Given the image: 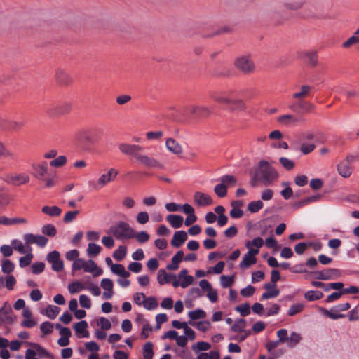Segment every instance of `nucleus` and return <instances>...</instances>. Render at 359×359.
Returning <instances> with one entry per match:
<instances>
[{
    "mask_svg": "<svg viewBox=\"0 0 359 359\" xmlns=\"http://www.w3.org/2000/svg\"><path fill=\"white\" fill-rule=\"evenodd\" d=\"M1 179L8 184L13 186H22L29 183L30 177L25 172L6 174Z\"/></svg>",
    "mask_w": 359,
    "mask_h": 359,
    "instance_id": "20e7f679",
    "label": "nucleus"
},
{
    "mask_svg": "<svg viewBox=\"0 0 359 359\" xmlns=\"http://www.w3.org/2000/svg\"><path fill=\"white\" fill-rule=\"evenodd\" d=\"M142 305L146 309L151 311V310H154L156 308H157L158 302L155 297H147L143 301Z\"/></svg>",
    "mask_w": 359,
    "mask_h": 359,
    "instance_id": "ea45409f",
    "label": "nucleus"
},
{
    "mask_svg": "<svg viewBox=\"0 0 359 359\" xmlns=\"http://www.w3.org/2000/svg\"><path fill=\"white\" fill-rule=\"evenodd\" d=\"M187 234L184 231H176L171 241V245L175 248H180L187 239Z\"/></svg>",
    "mask_w": 359,
    "mask_h": 359,
    "instance_id": "f3484780",
    "label": "nucleus"
},
{
    "mask_svg": "<svg viewBox=\"0 0 359 359\" xmlns=\"http://www.w3.org/2000/svg\"><path fill=\"white\" fill-rule=\"evenodd\" d=\"M276 121L283 126L293 127L303 122L304 119L300 116L292 114H283L277 117Z\"/></svg>",
    "mask_w": 359,
    "mask_h": 359,
    "instance_id": "6e6552de",
    "label": "nucleus"
},
{
    "mask_svg": "<svg viewBox=\"0 0 359 359\" xmlns=\"http://www.w3.org/2000/svg\"><path fill=\"white\" fill-rule=\"evenodd\" d=\"M137 222L140 224H145L149 220V215L145 211L140 212L136 217Z\"/></svg>",
    "mask_w": 359,
    "mask_h": 359,
    "instance_id": "0e129e2a",
    "label": "nucleus"
},
{
    "mask_svg": "<svg viewBox=\"0 0 359 359\" xmlns=\"http://www.w3.org/2000/svg\"><path fill=\"white\" fill-rule=\"evenodd\" d=\"M167 221L175 229L180 228L183 224V217L177 215H169L167 216Z\"/></svg>",
    "mask_w": 359,
    "mask_h": 359,
    "instance_id": "a878e982",
    "label": "nucleus"
},
{
    "mask_svg": "<svg viewBox=\"0 0 359 359\" xmlns=\"http://www.w3.org/2000/svg\"><path fill=\"white\" fill-rule=\"evenodd\" d=\"M41 231L43 234L51 237L55 236L57 233V230L53 224L44 225L41 229Z\"/></svg>",
    "mask_w": 359,
    "mask_h": 359,
    "instance_id": "4d7b16f0",
    "label": "nucleus"
},
{
    "mask_svg": "<svg viewBox=\"0 0 359 359\" xmlns=\"http://www.w3.org/2000/svg\"><path fill=\"white\" fill-rule=\"evenodd\" d=\"M43 213L48 215L50 217H58L62 213V209L58 206H43L41 209Z\"/></svg>",
    "mask_w": 359,
    "mask_h": 359,
    "instance_id": "c85d7f7f",
    "label": "nucleus"
},
{
    "mask_svg": "<svg viewBox=\"0 0 359 359\" xmlns=\"http://www.w3.org/2000/svg\"><path fill=\"white\" fill-rule=\"evenodd\" d=\"M83 270L85 272L88 273H92L96 271L94 273V276H97L102 273V270L101 269H98L95 262L91 259L87 262L85 261Z\"/></svg>",
    "mask_w": 359,
    "mask_h": 359,
    "instance_id": "4be33fe9",
    "label": "nucleus"
},
{
    "mask_svg": "<svg viewBox=\"0 0 359 359\" xmlns=\"http://www.w3.org/2000/svg\"><path fill=\"white\" fill-rule=\"evenodd\" d=\"M221 184H223L226 188L231 185H235L236 184V179L233 175H225L220 177Z\"/></svg>",
    "mask_w": 359,
    "mask_h": 359,
    "instance_id": "a19ab883",
    "label": "nucleus"
},
{
    "mask_svg": "<svg viewBox=\"0 0 359 359\" xmlns=\"http://www.w3.org/2000/svg\"><path fill=\"white\" fill-rule=\"evenodd\" d=\"M31 167L33 176L37 180L44 182L46 188H51L55 185V175H50L48 164L46 161L33 163Z\"/></svg>",
    "mask_w": 359,
    "mask_h": 359,
    "instance_id": "f257e3e1",
    "label": "nucleus"
},
{
    "mask_svg": "<svg viewBox=\"0 0 359 359\" xmlns=\"http://www.w3.org/2000/svg\"><path fill=\"white\" fill-rule=\"evenodd\" d=\"M118 149L121 153L125 155L132 156L136 160H137V156L140 155V151H141L143 148L137 144H130L128 143H121L118 144Z\"/></svg>",
    "mask_w": 359,
    "mask_h": 359,
    "instance_id": "9d476101",
    "label": "nucleus"
},
{
    "mask_svg": "<svg viewBox=\"0 0 359 359\" xmlns=\"http://www.w3.org/2000/svg\"><path fill=\"white\" fill-rule=\"evenodd\" d=\"M14 264L9 259H5L1 264V270L4 273H10L14 269Z\"/></svg>",
    "mask_w": 359,
    "mask_h": 359,
    "instance_id": "5fc2aeb1",
    "label": "nucleus"
},
{
    "mask_svg": "<svg viewBox=\"0 0 359 359\" xmlns=\"http://www.w3.org/2000/svg\"><path fill=\"white\" fill-rule=\"evenodd\" d=\"M288 107L292 111H295L296 107H298L301 109L304 110L306 112H309L314 108V105L310 102L304 100H299L297 102V104L290 105Z\"/></svg>",
    "mask_w": 359,
    "mask_h": 359,
    "instance_id": "bb28decb",
    "label": "nucleus"
},
{
    "mask_svg": "<svg viewBox=\"0 0 359 359\" xmlns=\"http://www.w3.org/2000/svg\"><path fill=\"white\" fill-rule=\"evenodd\" d=\"M234 65L237 69L246 74L252 73L255 68L254 62L248 55L238 57L234 61Z\"/></svg>",
    "mask_w": 359,
    "mask_h": 359,
    "instance_id": "39448f33",
    "label": "nucleus"
},
{
    "mask_svg": "<svg viewBox=\"0 0 359 359\" xmlns=\"http://www.w3.org/2000/svg\"><path fill=\"white\" fill-rule=\"evenodd\" d=\"M75 140L81 144H91L93 142L90 133L86 129H81L75 133Z\"/></svg>",
    "mask_w": 359,
    "mask_h": 359,
    "instance_id": "dca6fc26",
    "label": "nucleus"
},
{
    "mask_svg": "<svg viewBox=\"0 0 359 359\" xmlns=\"http://www.w3.org/2000/svg\"><path fill=\"white\" fill-rule=\"evenodd\" d=\"M210 97L218 103L228 104L229 102H231V98H229L225 93L213 92L210 94Z\"/></svg>",
    "mask_w": 359,
    "mask_h": 359,
    "instance_id": "cd10ccee",
    "label": "nucleus"
},
{
    "mask_svg": "<svg viewBox=\"0 0 359 359\" xmlns=\"http://www.w3.org/2000/svg\"><path fill=\"white\" fill-rule=\"evenodd\" d=\"M184 258L182 250L178 251L172 258V262L166 266V269L170 271H175L179 269V264Z\"/></svg>",
    "mask_w": 359,
    "mask_h": 359,
    "instance_id": "a211bd4d",
    "label": "nucleus"
},
{
    "mask_svg": "<svg viewBox=\"0 0 359 359\" xmlns=\"http://www.w3.org/2000/svg\"><path fill=\"white\" fill-rule=\"evenodd\" d=\"M32 258H33V255L31 252L27 253L24 257H21L19 259L20 266L23 268V267L29 266L32 262Z\"/></svg>",
    "mask_w": 359,
    "mask_h": 359,
    "instance_id": "bf43d9fd",
    "label": "nucleus"
},
{
    "mask_svg": "<svg viewBox=\"0 0 359 359\" xmlns=\"http://www.w3.org/2000/svg\"><path fill=\"white\" fill-rule=\"evenodd\" d=\"M46 260L51 264L52 269L55 272H60L64 269L63 261L60 259V254L57 250L49 252L46 256Z\"/></svg>",
    "mask_w": 359,
    "mask_h": 359,
    "instance_id": "0eeeda50",
    "label": "nucleus"
},
{
    "mask_svg": "<svg viewBox=\"0 0 359 359\" xmlns=\"http://www.w3.org/2000/svg\"><path fill=\"white\" fill-rule=\"evenodd\" d=\"M60 311V309L56 306L49 305L46 308V314L50 319H55L59 312Z\"/></svg>",
    "mask_w": 359,
    "mask_h": 359,
    "instance_id": "09e8293b",
    "label": "nucleus"
},
{
    "mask_svg": "<svg viewBox=\"0 0 359 359\" xmlns=\"http://www.w3.org/2000/svg\"><path fill=\"white\" fill-rule=\"evenodd\" d=\"M149 234L145 231H141L136 233L135 230L133 231V238H135L140 243H144L149 240Z\"/></svg>",
    "mask_w": 359,
    "mask_h": 359,
    "instance_id": "72a5a7b5",
    "label": "nucleus"
},
{
    "mask_svg": "<svg viewBox=\"0 0 359 359\" xmlns=\"http://www.w3.org/2000/svg\"><path fill=\"white\" fill-rule=\"evenodd\" d=\"M304 297L308 301L318 300L323 297V293L320 291L310 290L304 294Z\"/></svg>",
    "mask_w": 359,
    "mask_h": 359,
    "instance_id": "79ce46f5",
    "label": "nucleus"
},
{
    "mask_svg": "<svg viewBox=\"0 0 359 359\" xmlns=\"http://www.w3.org/2000/svg\"><path fill=\"white\" fill-rule=\"evenodd\" d=\"M311 89L312 87L310 86H302L301 90L299 92L294 93L292 95V97L294 99H299V100H302V98L306 97L309 95Z\"/></svg>",
    "mask_w": 359,
    "mask_h": 359,
    "instance_id": "473e14b6",
    "label": "nucleus"
},
{
    "mask_svg": "<svg viewBox=\"0 0 359 359\" xmlns=\"http://www.w3.org/2000/svg\"><path fill=\"white\" fill-rule=\"evenodd\" d=\"M246 326L245 320L243 318L238 319L231 327V330L234 332H242Z\"/></svg>",
    "mask_w": 359,
    "mask_h": 359,
    "instance_id": "a18cd8bd",
    "label": "nucleus"
},
{
    "mask_svg": "<svg viewBox=\"0 0 359 359\" xmlns=\"http://www.w3.org/2000/svg\"><path fill=\"white\" fill-rule=\"evenodd\" d=\"M55 79L59 84L64 86L69 84L72 81L69 74L60 68L55 71Z\"/></svg>",
    "mask_w": 359,
    "mask_h": 359,
    "instance_id": "2eb2a0df",
    "label": "nucleus"
},
{
    "mask_svg": "<svg viewBox=\"0 0 359 359\" xmlns=\"http://www.w3.org/2000/svg\"><path fill=\"white\" fill-rule=\"evenodd\" d=\"M111 270L114 273L117 274L124 278H127L130 276V273L126 271L124 266L121 264H113L111 266Z\"/></svg>",
    "mask_w": 359,
    "mask_h": 359,
    "instance_id": "c756f323",
    "label": "nucleus"
},
{
    "mask_svg": "<svg viewBox=\"0 0 359 359\" xmlns=\"http://www.w3.org/2000/svg\"><path fill=\"white\" fill-rule=\"evenodd\" d=\"M279 161L280 164L287 170H290L294 167V162L286 157L280 158Z\"/></svg>",
    "mask_w": 359,
    "mask_h": 359,
    "instance_id": "338daca9",
    "label": "nucleus"
},
{
    "mask_svg": "<svg viewBox=\"0 0 359 359\" xmlns=\"http://www.w3.org/2000/svg\"><path fill=\"white\" fill-rule=\"evenodd\" d=\"M27 220L24 218H8L6 216H0V224L11 226L18 224H25Z\"/></svg>",
    "mask_w": 359,
    "mask_h": 359,
    "instance_id": "5701e85b",
    "label": "nucleus"
},
{
    "mask_svg": "<svg viewBox=\"0 0 359 359\" xmlns=\"http://www.w3.org/2000/svg\"><path fill=\"white\" fill-rule=\"evenodd\" d=\"M305 57L307 62L312 66H316L318 62V55L316 52H306Z\"/></svg>",
    "mask_w": 359,
    "mask_h": 359,
    "instance_id": "052dcab7",
    "label": "nucleus"
},
{
    "mask_svg": "<svg viewBox=\"0 0 359 359\" xmlns=\"http://www.w3.org/2000/svg\"><path fill=\"white\" fill-rule=\"evenodd\" d=\"M88 327V323L86 320H81L79 323H76L74 329L76 334H81L83 337L88 338L89 337V332L86 330Z\"/></svg>",
    "mask_w": 359,
    "mask_h": 359,
    "instance_id": "b1692460",
    "label": "nucleus"
},
{
    "mask_svg": "<svg viewBox=\"0 0 359 359\" xmlns=\"http://www.w3.org/2000/svg\"><path fill=\"white\" fill-rule=\"evenodd\" d=\"M153 356V344L148 341L143 346V357L144 359H152Z\"/></svg>",
    "mask_w": 359,
    "mask_h": 359,
    "instance_id": "37998d69",
    "label": "nucleus"
},
{
    "mask_svg": "<svg viewBox=\"0 0 359 359\" xmlns=\"http://www.w3.org/2000/svg\"><path fill=\"white\" fill-rule=\"evenodd\" d=\"M231 111H243L246 109L245 104L241 100H232L228 104Z\"/></svg>",
    "mask_w": 359,
    "mask_h": 359,
    "instance_id": "7c9ffc66",
    "label": "nucleus"
},
{
    "mask_svg": "<svg viewBox=\"0 0 359 359\" xmlns=\"http://www.w3.org/2000/svg\"><path fill=\"white\" fill-rule=\"evenodd\" d=\"M189 324L192 326H196V328L201 332L207 331L210 326V323L208 321H200L198 323L190 322Z\"/></svg>",
    "mask_w": 359,
    "mask_h": 359,
    "instance_id": "e2e57ef3",
    "label": "nucleus"
},
{
    "mask_svg": "<svg viewBox=\"0 0 359 359\" xmlns=\"http://www.w3.org/2000/svg\"><path fill=\"white\" fill-rule=\"evenodd\" d=\"M304 308V305L303 304H296L292 305L287 311V315L289 316H295L297 313H301Z\"/></svg>",
    "mask_w": 359,
    "mask_h": 359,
    "instance_id": "603ef678",
    "label": "nucleus"
},
{
    "mask_svg": "<svg viewBox=\"0 0 359 359\" xmlns=\"http://www.w3.org/2000/svg\"><path fill=\"white\" fill-rule=\"evenodd\" d=\"M72 110V104L68 102H65L56 105H53L47 108V112L50 116H60L66 114Z\"/></svg>",
    "mask_w": 359,
    "mask_h": 359,
    "instance_id": "1a4fd4ad",
    "label": "nucleus"
},
{
    "mask_svg": "<svg viewBox=\"0 0 359 359\" xmlns=\"http://www.w3.org/2000/svg\"><path fill=\"white\" fill-rule=\"evenodd\" d=\"M301 339H302V337L299 333L292 332L290 334V336L287 338V346L290 348L294 347L297 344H298L299 343Z\"/></svg>",
    "mask_w": 359,
    "mask_h": 359,
    "instance_id": "f704fd0d",
    "label": "nucleus"
},
{
    "mask_svg": "<svg viewBox=\"0 0 359 359\" xmlns=\"http://www.w3.org/2000/svg\"><path fill=\"white\" fill-rule=\"evenodd\" d=\"M264 245V241L261 237H257L252 241H248L245 242V247L250 248L252 246H255L257 249L262 248Z\"/></svg>",
    "mask_w": 359,
    "mask_h": 359,
    "instance_id": "6e6d98bb",
    "label": "nucleus"
},
{
    "mask_svg": "<svg viewBox=\"0 0 359 359\" xmlns=\"http://www.w3.org/2000/svg\"><path fill=\"white\" fill-rule=\"evenodd\" d=\"M257 262V258L251 257L247 253L243 257L242 261L240 262V267L243 269L249 268L251 265Z\"/></svg>",
    "mask_w": 359,
    "mask_h": 359,
    "instance_id": "2f4dec72",
    "label": "nucleus"
},
{
    "mask_svg": "<svg viewBox=\"0 0 359 359\" xmlns=\"http://www.w3.org/2000/svg\"><path fill=\"white\" fill-rule=\"evenodd\" d=\"M118 175V171L114 168H111L108 170L107 173L102 174L98 179L96 183L92 182L93 187L95 189H100L108 183L114 180Z\"/></svg>",
    "mask_w": 359,
    "mask_h": 359,
    "instance_id": "423d86ee",
    "label": "nucleus"
},
{
    "mask_svg": "<svg viewBox=\"0 0 359 359\" xmlns=\"http://www.w3.org/2000/svg\"><path fill=\"white\" fill-rule=\"evenodd\" d=\"M23 126H24V123L22 121H6L3 120V121H1L0 128H2L4 129H7L9 130L17 131V130H20Z\"/></svg>",
    "mask_w": 359,
    "mask_h": 359,
    "instance_id": "aec40b11",
    "label": "nucleus"
},
{
    "mask_svg": "<svg viewBox=\"0 0 359 359\" xmlns=\"http://www.w3.org/2000/svg\"><path fill=\"white\" fill-rule=\"evenodd\" d=\"M339 174L343 177H348L351 175V169L348 162L344 161L340 162L337 166Z\"/></svg>",
    "mask_w": 359,
    "mask_h": 359,
    "instance_id": "393cba45",
    "label": "nucleus"
},
{
    "mask_svg": "<svg viewBox=\"0 0 359 359\" xmlns=\"http://www.w3.org/2000/svg\"><path fill=\"white\" fill-rule=\"evenodd\" d=\"M11 312L12 310L10 306H4L0 309V316L8 323H11L13 322V318L11 316Z\"/></svg>",
    "mask_w": 359,
    "mask_h": 359,
    "instance_id": "3c124183",
    "label": "nucleus"
},
{
    "mask_svg": "<svg viewBox=\"0 0 359 359\" xmlns=\"http://www.w3.org/2000/svg\"><path fill=\"white\" fill-rule=\"evenodd\" d=\"M220 282L221 285L224 288H227L231 287V285L233 283V277L223 275L220 277Z\"/></svg>",
    "mask_w": 359,
    "mask_h": 359,
    "instance_id": "774afa93",
    "label": "nucleus"
},
{
    "mask_svg": "<svg viewBox=\"0 0 359 359\" xmlns=\"http://www.w3.org/2000/svg\"><path fill=\"white\" fill-rule=\"evenodd\" d=\"M312 242H302L294 246V252L298 255H302L309 248L311 247Z\"/></svg>",
    "mask_w": 359,
    "mask_h": 359,
    "instance_id": "8fccbe9b",
    "label": "nucleus"
},
{
    "mask_svg": "<svg viewBox=\"0 0 359 359\" xmlns=\"http://www.w3.org/2000/svg\"><path fill=\"white\" fill-rule=\"evenodd\" d=\"M40 330L43 335L50 334L53 332V324L48 321L43 322L40 325Z\"/></svg>",
    "mask_w": 359,
    "mask_h": 359,
    "instance_id": "13d9d810",
    "label": "nucleus"
},
{
    "mask_svg": "<svg viewBox=\"0 0 359 359\" xmlns=\"http://www.w3.org/2000/svg\"><path fill=\"white\" fill-rule=\"evenodd\" d=\"M264 207V203L262 201H253L248 205V210L252 213L258 212Z\"/></svg>",
    "mask_w": 359,
    "mask_h": 359,
    "instance_id": "c9c22d12",
    "label": "nucleus"
},
{
    "mask_svg": "<svg viewBox=\"0 0 359 359\" xmlns=\"http://www.w3.org/2000/svg\"><path fill=\"white\" fill-rule=\"evenodd\" d=\"M67 158L65 156H59L50 162V165L53 168H60L67 163Z\"/></svg>",
    "mask_w": 359,
    "mask_h": 359,
    "instance_id": "49530a36",
    "label": "nucleus"
},
{
    "mask_svg": "<svg viewBox=\"0 0 359 359\" xmlns=\"http://www.w3.org/2000/svg\"><path fill=\"white\" fill-rule=\"evenodd\" d=\"M194 201L200 207L210 205L213 203L212 198L209 195L201 191H196L194 194Z\"/></svg>",
    "mask_w": 359,
    "mask_h": 359,
    "instance_id": "ddd939ff",
    "label": "nucleus"
},
{
    "mask_svg": "<svg viewBox=\"0 0 359 359\" xmlns=\"http://www.w3.org/2000/svg\"><path fill=\"white\" fill-rule=\"evenodd\" d=\"M280 294V291L278 289L275 288L272 290H269L266 292H264L261 296V300H265L268 299L275 298L278 297Z\"/></svg>",
    "mask_w": 359,
    "mask_h": 359,
    "instance_id": "680f3d73",
    "label": "nucleus"
},
{
    "mask_svg": "<svg viewBox=\"0 0 359 359\" xmlns=\"http://www.w3.org/2000/svg\"><path fill=\"white\" fill-rule=\"evenodd\" d=\"M137 161L139 163L148 168L163 169L164 168L163 164L159 161L147 155H142L140 154V155L137 156Z\"/></svg>",
    "mask_w": 359,
    "mask_h": 359,
    "instance_id": "9b49d317",
    "label": "nucleus"
},
{
    "mask_svg": "<svg viewBox=\"0 0 359 359\" xmlns=\"http://www.w3.org/2000/svg\"><path fill=\"white\" fill-rule=\"evenodd\" d=\"M166 149L173 154L180 156L183 152L181 144L173 138H168L165 141Z\"/></svg>",
    "mask_w": 359,
    "mask_h": 359,
    "instance_id": "4468645a",
    "label": "nucleus"
},
{
    "mask_svg": "<svg viewBox=\"0 0 359 359\" xmlns=\"http://www.w3.org/2000/svg\"><path fill=\"white\" fill-rule=\"evenodd\" d=\"M102 250V248L95 243H90L87 248V254L89 257H95L98 255Z\"/></svg>",
    "mask_w": 359,
    "mask_h": 359,
    "instance_id": "e433bc0d",
    "label": "nucleus"
},
{
    "mask_svg": "<svg viewBox=\"0 0 359 359\" xmlns=\"http://www.w3.org/2000/svg\"><path fill=\"white\" fill-rule=\"evenodd\" d=\"M185 110L187 113L198 118H205L211 113L210 109L203 106H189Z\"/></svg>",
    "mask_w": 359,
    "mask_h": 359,
    "instance_id": "f8f14e48",
    "label": "nucleus"
},
{
    "mask_svg": "<svg viewBox=\"0 0 359 359\" xmlns=\"http://www.w3.org/2000/svg\"><path fill=\"white\" fill-rule=\"evenodd\" d=\"M235 310L239 312L241 316L243 317H245L250 313V304L248 303H245L241 305L237 306L235 308Z\"/></svg>",
    "mask_w": 359,
    "mask_h": 359,
    "instance_id": "864d4df0",
    "label": "nucleus"
},
{
    "mask_svg": "<svg viewBox=\"0 0 359 359\" xmlns=\"http://www.w3.org/2000/svg\"><path fill=\"white\" fill-rule=\"evenodd\" d=\"M86 289V286L80 281H74L69 284L68 290L71 294L77 293Z\"/></svg>",
    "mask_w": 359,
    "mask_h": 359,
    "instance_id": "4c0bfd02",
    "label": "nucleus"
},
{
    "mask_svg": "<svg viewBox=\"0 0 359 359\" xmlns=\"http://www.w3.org/2000/svg\"><path fill=\"white\" fill-rule=\"evenodd\" d=\"M321 198L320 194H316L314 196L306 197L299 201H297L293 204V207L296 209L301 208L308 204L317 202Z\"/></svg>",
    "mask_w": 359,
    "mask_h": 359,
    "instance_id": "6ab92c4d",
    "label": "nucleus"
},
{
    "mask_svg": "<svg viewBox=\"0 0 359 359\" xmlns=\"http://www.w3.org/2000/svg\"><path fill=\"white\" fill-rule=\"evenodd\" d=\"M214 191L220 198H223L227 194V189L221 183L214 187Z\"/></svg>",
    "mask_w": 359,
    "mask_h": 359,
    "instance_id": "69168bd1",
    "label": "nucleus"
},
{
    "mask_svg": "<svg viewBox=\"0 0 359 359\" xmlns=\"http://www.w3.org/2000/svg\"><path fill=\"white\" fill-rule=\"evenodd\" d=\"M133 228L124 222L119 221L110 226L108 233L113 235L117 240H130L133 239Z\"/></svg>",
    "mask_w": 359,
    "mask_h": 359,
    "instance_id": "7ed1b4c3",
    "label": "nucleus"
},
{
    "mask_svg": "<svg viewBox=\"0 0 359 359\" xmlns=\"http://www.w3.org/2000/svg\"><path fill=\"white\" fill-rule=\"evenodd\" d=\"M175 278V276L174 274L167 273L164 269H160L158 271L157 280L161 285L170 283Z\"/></svg>",
    "mask_w": 359,
    "mask_h": 359,
    "instance_id": "412c9836",
    "label": "nucleus"
},
{
    "mask_svg": "<svg viewBox=\"0 0 359 359\" xmlns=\"http://www.w3.org/2000/svg\"><path fill=\"white\" fill-rule=\"evenodd\" d=\"M325 280H334L340 276L341 273L337 269H328L324 270Z\"/></svg>",
    "mask_w": 359,
    "mask_h": 359,
    "instance_id": "58836bf2",
    "label": "nucleus"
},
{
    "mask_svg": "<svg viewBox=\"0 0 359 359\" xmlns=\"http://www.w3.org/2000/svg\"><path fill=\"white\" fill-rule=\"evenodd\" d=\"M257 177L261 179V182L268 186L277 180L278 175L275 168L267 161H259L257 168L255 170Z\"/></svg>",
    "mask_w": 359,
    "mask_h": 359,
    "instance_id": "f03ea898",
    "label": "nucleus"
},
{
    "mask_svg": "<svg viewBox=\"0 0 359 359\" xmlns=\"http://www.w3.org/2000/svg\"><path fill=\"white\" fill-rule=\"evenodd\" d=\"M188 316L191 320H194L205 318L206 313L202 309H196L194 311H189Z\"/></svg>",
    "mask_w": 359,
    "mask_h": 359,
    "instance_id": "de8ad7c7",
    "label": "nucleus"
},
{
    "mask_svg": "<svg viewBox=\"0 0 359 359\" xmlns=\"http://www.w3.org/2000/svg\"><path fill=\"white\" fill-rule=\"evenodd\" d=\"M127 253L126 247L120 245L113 253V257L117 261H121L126 257Z\"/></svg>",
    "mask_w": 359,
    "mask_h": 359,
    "instance_id": "c03bdc74",
    "label": "nucleus"
}]
</instances>
